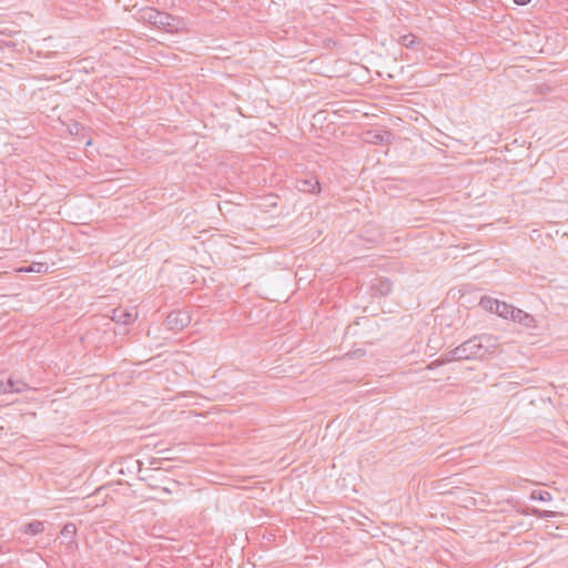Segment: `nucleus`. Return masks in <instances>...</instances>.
<instances>
[{
    "instance_id": "19",
    "label": "nucleus",
    "mask_w": 568,
    "mask_h": 568,
    "mask_svg": "<svg viewBox=\"0 0 568 568\" xmlns=\"http://www.w3.org/2000/svg\"><path fill=\"white\" fill-rule=\"evenodd\" d=\"M530 514L536 516V517H538V518H542V519L552 518V517L556 516L555 511L541 510V509H538V508H532Z\"/></svg>"
},
{
    "instance_id": "21",
    "label": "nucleus",
    "mask_w": 568,
    "mask_h": 568,
    "mask_svg": "<svg viewBox=\"0 0 568 568\" xmlns=\"http://www.w3.org/2000/svg\"><path fill=\"white\" fill-rule=\"evenodd\" d=\"M531 0H514V2L518 6H526L530 2Z\"/></svg>"
},
{
    "instance_id": "17",
    "label": "nucleus",
    "mask_w": 568,
    "mask_h": 568,
    "mask_svg": "<svg viewBox=\"0 0 568 568\" xmlns=\"http://www.w3.org/2000/svg\"><path fill=\"white\" fill-rule=\"evenodd\" d=\"M392 282L387 278H379L375 284V288L381 295H388L392 292Z\"/></svg>"
},
{
    "instance_id": "1",
    "label": "nucleus",
    "mask_w": 568,
    "mask_h": 568,
    "mask_svg": "<svg viewBox=\"0 0 568 568\" xmlns=\"http://www.w3.org/2000/svg\"><path fill=\"white\" fill-rule=\"evenodd\" d=\"M494 346L490 335L474 336L452 349L445 357L428 364L426 369H435L453 361L480 359L488 353L489 348Z\"/></svg>"
},
{
    "instance_id": "15",
    "label": "nucleus",
    "mask_w": 568,
    "mask_h": 568,
    "mask_svg": "<svg viewBox=\"0 0 568 568\" xmlns=\"http://www.w3.org/2000/svg\"><path fill=\"white\" fill-rule=\"evenodd\" d=\"M44 530V524L40 520H33L23 527L27 535L36 536Z\"/></svg>"
},
{
    "instance_id": "2",
    "label": "nucleus",
    "mask_w": 568,
    "mask_h": 568,
    "mask_svg": "<svg viewBox=\"0 0 568 568\" xmlns=\"http://www.w3.org/2000/svg\"><path fill=\"white\" fill-rule=\"evenodd\" d=\"M155 28L164 30L169 33H179L185 29V23L179 17H174L168 12L160 11Z\"/></svg>"
},
{
    "instance_id": "9",
    "label": "nucleus",
    "mask_w": 568,
    "mask_h": 568,
    "mask_svg": "<svg viewBox=\"0 0 568 568\" xmlns=\"http://www.w3.org/2000/svg\"><path fill=\"white\" fill-rule=\"evenodd\" d=\"M160 11L154 8H145L140 11V20L155 27Z\"/></svg>"
},
{
    "instance_id": "18",
    "label": "nucleus",
    "mask_w": 568,
    "mask_h": 568,
    "mask_svg": "<svg viewBox=\"0 0 568 568\" xmlns=\"http://www.w3.org/2000/svg\"><path fill=\"white\" fill-rule=\"evenodd\" d=\"M529 498L531 500L550 501L552 499V496L547 490H532L530 493Z\"/></svg>"
},
{
    "instance_id": "13",
    "label": "nucleus",
    "mask_w": 568,
    "mask_h": 568,
    "mask_svg": "<svg viewBox=\"0 0 568 568\" xmlns=\"http://www.w3.org/2000/svg\"><path fill=\"white\" fill-rule=\"evenodd\" d=\"M498 300L489 297V296H483L479 301V306L484 308L485 311H488L490 313H495V311H498L499 305Z\"/></svg>"
},
{
    "instance_id": "7",
    "label": "nucleus",
    "mask_w": 568,
    "mask_h": 568,
    "mask_svg": "<svg viewBox=\"0 0 568 568\" xmlns=\"http://www.w3.org/2000/svg\"><path fill=\"white\" fill-rule=\"evenodd\" d=\"M9 384H10V385H8L9 393L20 394V393H23V392H27L30 389H36V387L30 386L24 381L19 379V378H13L11 376L9 377Z\"/></svg>"
},
{
    "instance_id": "10",
    "label": "nucleus",
    "mask_w": 568,
    "mask_h": 568,
    "mask_svg": "<svg viewBox=\"0 0 568 568\" xmlns=\"http://www.w3.org/2000/svg\"><path fill=\"white\" fill-rule=\"evenodd\" d=\"M513 321L520 323L526 327H531V326H534V323H535V318L530 314H528L519 308H518V311L515 312Z\"/></svg>"
},
{
    "instance_id": "3",
    "label": "nucleus",
    "mask_w": 568,
    "mask_h": 568,
    "mask_svg": "<svg viewBox=\"0 0 568 568\" xmlns=\"http://www.w3.org/2000/svg\"><path fill=\"white\" fill-rule=\"evenodd\" d=\"M191 322V316L187 312L183 311H175L171 312L165 321L164 325L168 329L179 332L182 331L184 327H186Z\"/></svg>"
},
{
    "instance_id": "12",
    "label": "nucleus",
    "mask_w": 568,
    "mask_h": 568,
    "mask_svg": "<svg viewBox=\"0 0 568 568\" xmlns=\"http://www.w3.org/2000/svg\"><path fill=\"white\" fill-rule=\"evenodd\" d=\"M498 300L489 297V296H483L479 301V306L484 308L485 311H488L490 313H495V311H498L499 305Z\"/></svg>"
},
{
    "instance_id": "20",
    "label": "nucleus",
    "mask_w": 568,
    "mask_h": 568,
    "mask_svg": "<svg viewBox=\"0 0 568 568\" xmlns=\"http://www.w3.org/2000/svg\"><path fill=\"white\" fill-rule=\"evenodd\" d=\"M9 377L6 376L4 373H0V394L9 393Z\"/></svg>"
},
{
    "instance_id": "4",
    "label": "nucleus",
    "mask_w": 568,
    "mask_h": 568,
    "mask_svg": "<svg viewBox=\"0 0 568 568\" xmlns=\"http://www.w3.org/2000/svg\"><path fill=\"white\" fill-rule=\"evenodd\" d=\"M77 531L78 528L74 523H67L60 532L61 542L65 545V548L69 551L78 549V542L74 539Z\"/></svg>"
},
{
    "instance_id": "5",
    "label": "nucleus",
    "mask_w": 568,
    "mask_h": 568,
    "mask_svg": "<svg viewBox=\"0 0 568 568\" xmlns=\"http://www.w3.org/2000/svg\"><path fill=\"white\" fill-rule=\"evenodd\" d=\"M138 313L134 310L116 307L112 312V321L118 324L128 325L135 321Z\"/></svg>"
},
{
    "instance_id": "8",
    "label": "nucleus",
    "mask_w": 568,
    "mask_h": 568,
    "mask_svg": "<svg viewBox=\"0 0 568 568\" xmlns=\"http://www.w3.org/2000/svg\"><path fill=\"white\" fill-rule=\"evenodd\" d=\"M518 311L517 307L509 305L505 302H499L498 311H495V314L505 318V320H514L515 312Z\"/></svg>"
},
{
    "instance_id": "16",
    "label": "nucleus",
    "mask_w": 568,
    "mask_h": 568,
    "mask_svg": "<svg viewBox=\"0 0 568 568\" xmlns=\"http://www.w3.org/2000/svg\"><path fill=\"white\" fill-rule=\"evenodd\" d=\"M399 43L408 49H414L422 43V41L413 33L404 34L399 38Z\"/></svg>"
},
{
    "instance_id": "11",
    "label": "nucleus",
    "mask_w": 568,
    "mask_h": 568,
    "mask_svg": "<svg viewBox=\"0 0 568 568\" xmlns=\"http://www.w3.org/2000/svg\"><path fill=\"white\" fill-rule=\"evenodd\" d=\"M393 135L389 131H381L372 134L369 142L373 144H388Z\"/></svg>"
},
{
    "instance_id": "14",
    "label": "nucleus",
    "mask_w": 568,
    "mask_h": 568,
    "mask_svg": "<svg viewBox=\"0 0 568 568\" xmlns=\"http://www.w3.org/2000/svg\"><path fill=\"white\" fill-rule=\"evenodd\" d=\"M49 270L48 263L42 262H33L28 266L21 267L20 272H27V273H47Z\"/></svg>"
},
{
    "instance_id": "6",
    "label": "nucleus",
    "mask_w": 568,
    "mask_h": 568,
    "mask_svg": "<svg viewBox=\"0 0 568 568\" xmlns=\"http://www.w3.org/2000/svg\"><path fill=\"white\" fill-rule=\"evenodd\" d=\"M296 187L301 192L316 193L320 191V182L314 176L298 179Z\"/></svg>"
}]
</instances>
